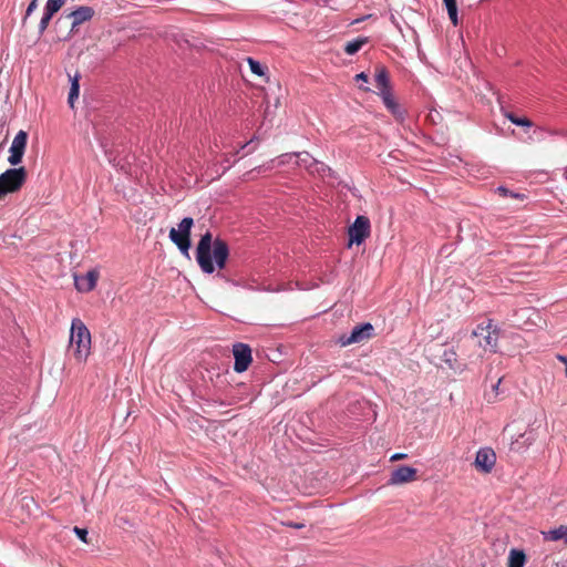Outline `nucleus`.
<instances>
[{
	"instance_id": "1",
	"label": "nucleus",
	"mask_w": 567,
	"mask_h": 567,
	"mask_svg": "<svg viewBox=\"0 0 567 567\" xmlns=\"http://www.w3.org/2000/svg\"><path fill=\"white\" fill-rule=\"evenodd\" d=\"M229 257L228 244L207 230L202 235L196 247V261L204 274L212 275L216 268L223 270L226 267Z\"/></svg>"
},
{
	"instance_id": "2",
	"label": "nucleus",
	"mask_w": 567,
	"mask_h": 567,
	"mask_svg": "<svg viewBox=\"0 0 567 567\" xmlns=\"http://www.w3.org/2000/svg\"><path fill=\"white\" fill-rule=\"evenodd\" d=\"M76 347L75 357L79 360L87 358L91 348V333L80 319H73L70 333V347Z\"/></svg>"
},
{
	"instance_id": "3",
	"label": "nucleus",
	"mask_w": 567,
	"mask_h": 567,
	"mask_svg": "<svg viewBox=\"0 0 567 567\" xmlns=\"http://www.w3.org/2000/svg\"><path fill=\"white\" fill-rule=\"evenodd\" d=\"M27 169L21 167L8 168L0 174V199L8 194L19 192L27 182Z\"/></svg>"
},
{
	"instance_id": "4",
	"label": "nucleus",
	"mask_w": 567,
	"mask_h": 567,
	"mask_svg": "<svg viewBox=\"0 0 567 567\" xmlns=\"http://www.w3.org/2000/svg\"><path fill=\"white\" fill-rule=\"evenodd\" d=\"M194 226V219L192 217H184L178 224V228H171L169 239L174 243L183 255H188V250L192 246L190 231Z\"/></svg>"
},
{
	"instance_id": "5",
	"label": "nucleus",
	"mask_w": 567,
	"mask_h": 567,
	"mask_svg": "<svg viewBox=\"0 0 567 567\" xmlns=\"http://www.w3.org/2000/svg\"><path fill=\"white\" fill-rule=\"evenodd\" d=\"M374 328L370 322H363L355 326L350 334H342L339 337L338 342L342 347L353 343H360L373 337Z\"/></svg>"
},
{
	"instance_id": "6",
	"label": "nucleus",
	"mask_w": 567,
	"mask_h": 567,
	"mask_svg": "<svg viewBox=\"0 0 567 567\" xmlns=\"http://www.w3.org/2000/svg\"><path fill=\"white\" fill-rule=\"evenodd\" d=\"M370 220L365 216H357L353 224L349 227V245H361L370 236Z\"/></svg>"
},
{
	"instance_id": "7",
	"label": "nucleus",
	"mask_w": 567,
	"mask_h": 567,
	"mask_svg": "<svg viewBox=\"0 0 567 567\" xmlns=\"http://www.w3.org/2000/svg\"><path fill=\"white\" fill-rule=\"evenodd\" d=\"M498 334L499 328L497 326H493L492 320H488L486 326L483 323L478 324L472 332L473 337H483L484 344L481 343V346L489 348L493 352L497 351Z\"/></svg>"
},
{
	"instance_id": "8",
	"label": "nucleus",
	"mask_w": 567,
	"mask_h": 567,
	"mask_svg": "<svg viewBox=\"0 0 567 567\" xmlns=\"http://www.w3.org/2000/svg\"><path fill=\"white\" fill-rule=\"evenodd\" d=\"M233 354L235 358L234 370L237 373L245 372L252 361L250 347L246 343L237 342L233 346Z\"/></svg>"
},
{
	"instance_id": "9",
	"label": "nucleus",
	"mask_w": 567,
	"mask_h": 567,
	"mask_svg": "<svg viewBox=\"0 0 567 567\" xmlns=\"http://www.w3.org/2000/svg\"><path fill=\"white\" fill-rule=\"evenodd\" d=\"M496 463V454L491 447H482L476 452L475 467L482 473H491Z\"/></svg>"
},
{
	"instance_id": "10",
	"label": "nucleus",
	"mask_w": 567,
	"mask_h": 567,
	"mask_svg": "<svg viewBox=\"0 0 567 567\" xmlns=\"http://www.w3.org/2000/svg\"><path fill=\"white\" fill-rule=\"evenodd\" d=\"M416 468L408 466V465H400L396 467L389 478V485H399L412 482L416 478Z\"/></svg>"
},
{
	"instance_id": "11",
	"label": "nucleus",
	"mask_w": 567,
	"mask_h": 567,
	"mask_svg": "<svg viewBox=\"0 0 567 567\" xmlns=\"http://www.w3.org/2000/svg\"><path fill=\"white\" fill-rule=\"evenodd\" d=\"M97 279L99 272L96 270H90L85 275H75L74 285L80 292H89L95 288Z\"/></svg>"
},
{
	"instance_id": "12",
	"label": "nucleus",
	"mask_w": 567,
	"mask_h": 567,
	"mask_svg": "<svg viewBox=\"0 0 567 567\" xmlns=\"http://www.w3.org/2000/svg\"><path fill=\"white\" fill-rule=\"evenodd\" d=\"M386 107V110L396 118L400 121L404 120L405 112L402 110L400 104L395 101L392 91L388 90L384 92H377Z\"/></svg>"
},
{
	"instance_id": "13",
	"label": "nucleus",
	"mask_w": 567,
	"mask_h": 567,
	"mask_svg": "<svg viewBox=\"0 0 567 567\" xmlns=\"http://www.w3.org/2000/svg\"><path fill=\"white\" fill-rule=\"evenodd\" d=\"M94 16V9L89 6H81L71 13L68 18L72 19V30L78 28L80 24L90 21Z\"/></svg>"
},
{
	"instance_id": "14",
	"label": "nucleus",
	"mask_w": 567,
	"mask_h": 567,
	"mask_svg": "<svg viewBox=\"0 0 567 567\" xmlns=\"http://www.w3.org/2000/svg\"><path fill=\"white\" fill-rule=\"evenodd\" d=\"M375 86L378 92L391 90L390 75L385 66L378 65L374 75Z\"/></svg>"
},
{
	"instance_id": "15",
	"label": "nucleus",
	"mask_w": 567,
	"mask_h": 567,
	"mask_svg": "<svg viewBox=\"0 0 567 567\" xmlns=\"http://www.w3.org/2000/svg\"><path fill=\"white\" fill-rule=\"evenodd\" d=\"M526 563V555L524 550L512 548L508 555L507 567H524Z\"/></svg>"
},
{
	"instance_id": "16",
	"label": "nucleus",
	"mask_w": 567,
	"mask_h": 567,
	"mask_svg": "<svg viewBox=\"0 0 567 567\" xmlns=\"http://www.w3.org/2000/svg\"><path fill=\"white\" fill-rule=\"evenodd\" d=\"M545 539L547 540H564L565 544H567V526L560 525L557 528L550 529L547 533H544Z\"/></svg>"
},
{
	"instance_id": "17",
	"label": "nucleus",
	"mask_w": 567,
	"mask_h": 567,
	"mask_svg": "<svg viewBox=\"0 0 567 567\" xmlns=\"http://www.w3.org/2000/svg\"><path fill=\"white\" fill-rule=\"evenodd\" d=\"M295 157L297 158L296 164L299 166H303L307 169H312L315 165L319 164V162L316 158H313L308 152L295 153Z\"/></svg>"
},
{
	"instance_id": "18",
	"label": "nucleus",
	"mask_w": 567,
	"mask_h": 567,
	"mask_svg": "<svg viewBox=\"0 0 567 567\" xmlns=\"http://www.w3.org/2000/svg\"><path fill=\"white\" fill-rule=\"evenodd\" d=\"M80 75L79 74H75L73 78L70 76V81H71V87H70V91H69V96H68V103L71 107L74 106V102L75 100L79 97V93H80Z\"/></svg>"
},
{
	"instance_id": "19",
	"label": "nucleus",
	"mask_w": 567,
	"mask_h": 567,
	"mask_svg": "<svg viewBox=\"0 0 567 567\" xmlns=\"http://www.w3.org/2000/svg\"><path fill=\"white\" fill-rule=\"evenodd\" d=\"M368 43V38L359 37L349 41L344 47V52L349 55H353L361 50V48Z\"/></svg>"
},
{
	"instance_id": "20",
	"label": "nucleus",
	"mask_w": 567,
	"mask_h": 567,
	"mask_svg": "<svg viewBox=\"0 0 567 567\" xmlns=\"http://www.w3.org/2000/svg\"><path fill=\"white\" fill-rule=\"evenodd\" d=\"M504 116L511 123H513V124H515L517 126H523V127H526V128H530V127L534 126L533 122L528 117H525V116L520 117V116L515 115L512 112H505Z\"/></svg>"
},
{
	"instance_id": "21",
	"label": "nucleus",
	"mask_w": 567,
	"mask_h": 567,
	"mask_svg": "<svg viewBox=\"0 0 567 567\" xmlns=\"http://www.w3.org/2000/svg\"><path fill=\"white\" fill-rule=\"evenodd\" d=\"M446 10H447V14H449V18L451 20V22L454 24V25H457L458 24V17H457V2L456 0H442Z\"/></svg>"
},
{
	"instance_id": "22",
	"label": "nucleus",
	"mask_w": 567,
	"mask_h": 567,
	"mask_svg": "<svg viewBox=\"0 0 567 567\" xmlns=\"http://www.w3.org/2000/svg\"><path fill=\"white\" fill-rule=\"evenodd\" d=\"M27 142H28V133L21 130L14 136L10 148L20 150V151L25 152Z\"/></svg>"
},
{
	"instance_id": "23",
	"label": "nucleus",
	"mask_w": 567,
	"mask_h": 567,
	"mask_svg": "<svg viewBox=\"0 0 567 567\" xmlns=\"http://www.w3.org/2000/svg\"><path fill=\"white\" fill-rule=\"evenodd\" d=\"M65 3V0H47L44 12L54 16Z\"/></svg>"
},
{
	"instance_id": "24",
	"label": "nucleus",
	"mask_w": 567,
	"mask_h": 567,
	"mask_svg": "<svg viewBox=\"0 0 567 567\" xmlns=\"http://www.w3.org/2000/svg\"><path fill=\"white\" fill-rule=\"evenodd\" d=\"M442 360L449 365V368L456 369L457 354L453 349L445 350L443 352Z\"/></svg>"
},
{
	"instance_id": "25",
	"label": "nucleus",
	"mask_w": 567,
	"mask_h": 567,
	"mask_svg": "<svg viewBox=\"0 0 567 567\" xmlns=\"http://www.w3.org/2000/svg\"><path fill=\"white\" fill-rule=\"evenodd\" d=\"M247 62L249 64L250 71L259 76H262L266 71V66L261 65L257 60L252 58H247Z\"/></svg>"
},
{
	"instance_id": "26",
	"label": "nucleus",
	"mask_w": 567,
	"mask_h": 567,
	"mask_svg": "<svg viewBox=\"0 0 567 567\" xmlns=\"http://www.w3.org/2000/svg\"><path fill=\"white\" fill-rule=\"evenodd\" d=\"M9 152H10V155L8 157V162L12 166L19 165L22 162L24 152L20 151V150H13V148H10Z\"/></svg>"
},
{
	"instance_id": "27",
	"label": "nucleus",
	"mask_w": 567,
	"mask_h": 567,
	"mask_svg": "<svg viewBox=\"0 0 567 567\" xmlns=\"http://www.w3.org/2000/svg\"><path fill=\"white\" fill-rule=\"evenodd\" d=\"M53 16L47 13V12H43V16L40 20V23H39V34L42 35L44 33V31L48 29L49 27V23L51 21Z\"/></svg>"
},
{
	"instance_id": "28",
	"label": "nucleus",
	"mask_w": 567,
	"mask_h": 567,
	"mask_svg": "<svg viewBox=\"0 0 567 567\" xmlns=\"http://www.w3.org/2000/svg\"><path fill=\"white\" fill-rule=\"evenodd\" d=\"M295 157V153H286L278 156L276 159H272L271 163H277L278 166H282L288 164Z\"/></svg>"
},
{
	"instance_id": "29",
	"label": "nucleus",
	"mask_w": 567,
	"mask_h": 567,
	"mask_svg": "<svg viewBox=\"0 0 567 567\" xmlns=\"http://www.w3.org/2000/svg\"><path fill=\"white\" fill-rule=\"evenodd\" d=\"M73 532L75 533V535L78 536V538L80 540H82L85 544L89 543V540H87L89 532L86 528H81V527L75 526L73 528Z\"/></svg>"
},
{
	"instance_id": "30",
	"label": "nucleus",
	"mask_w": 567,
	"mask_h": 567,
	"mask_svg": "<svg viewBox=\"0 0 567 567\" xmlns=\"http://www.w3.org/2000/svg\"><path fill=\"white\" fill-rule=\"evenodd\" d=\"M38 8V0H32L27 7L25 14L23 17V22L33 13V11Z\"/></svg>"
},
{
	"instance_id": "31",
	"label": "nucleus",
	"mask_w": 567,
	"mask_h": 567,
	"mask_svg": "<svg viewBox=\"0 0 567 567\" xmlns=\"http://www.w3.org/2000/svg\"><path fill=\"white\" fill-rule=\"evenodd\" d=\"M543 134H544V130L542 127H536L533 131V136H529V138L532 141H536V140L539 141V140H542Z\"/></svg>"
},
{
	"instance_id": "32",
	"label": "nucleus",
	"mask_w": 567,
	"mask_h": 567,
	"mask_svg": "<svg viewBox=\"0 0 567 567\" xmlns=\"http://www.w3.org/2000/svg\"><path fill=\"white\" fill-rule=\"evenodd\" d=\"M313 167H316V171L321 175H324L326 172H331V168L321 162H319V164L315 165Z\"/></svg>"
},
{
	"instance_id": "33",
	"label": "nucleus",
	"mask_w": 567,
	"mask_h": 567,
	"mask_svg": "<svg viewBox=\"0 0 567 567\" xmlns=\"http://www.w3.org/2000/svg\"><path fill=\"white\" fill-rule=\"evenodd\" d=\"M497 190H498L501 194H503L504 196H507V195H509V196H512V197H520V196H522V195H519V194H516V193H513V192L508 190L507 188H505V187H503V186H499V187L497 188Z\"/></svg>"
},
{
	"instance_id": "34",
	"label": "nucleus",
	"mask_w": 567,
	"mask_h": 567,
	"mask_svg": "<svg viewBox=\"0 0 567 567\" xmlns=\"http://www.w3.org/2000/svg\"><path fill=\"white\" fill-rule=\"evenodd\" d=\"M557 360L560 361L561 363H564V368H565V375L567 377V357L564 355V354H557L556 355Z\"/></svg>"
},
{
	"instance_id": "35",
	"label": "nucleus",
	"mask_w": 567,
	"mask_h": 567,
	"mask_svg": "<svg viewBox=\"0 0 567 567\" xmlns=\"http://www.w3.org/2000/svg\"><path fill=\"white\" fill-rule=\"evenodd\" d=\"M355 80L357 81H362V82H368L369 81V76L365 72H361L359 74L355 75Z\"/></svg>"
},
{
	"instance_id": "36",
	"label": "nucleus",
	"mask_w": 567,
	"mask_h": 567,
	"mask_svg": "<svg viewBox=\"0 0 567 567\" xmlns=\"http://www.w3.org/2000/svg\"><path fill=\"white\" fill-rule=\"evenodd\" d=\"M216 278L221 279V280H224L225 282H233V281L227 277V275H226L225 272L220 271V270L216 274Z\"/></svg>"
},
{
	"instance_id": "37",
	"label": "nucleus",
	"mask_w": 567,
	"mask_h": 567,
	"mask_svg": "<svg viewBox=\"0 0 567 567\" xmlns=\"http://www.w3.org/2000/svg\"><path fill=\"white\" fill-rule=\"evenodd\" d=\"M501 382H502V378H499V379L497 380V382H496V383H494V384L492 385V390H493V392L495 393V396H497V395H498V390H499V384H501Z\"/></svg>"
},
{
	"instance_id": "38",
	"label": "nucleus",
	"mask_w": 567,
	"mask_h": 567,
	"mask_svg": "<svg viewBox=\"0 0 567 567\" xmlns=\"http://www.w3.org/2000/svg\"><path fill=\"white\" fill-rule=\"evenodd\" d=\"M286 525L289 526V527H292V528H297V529H300V528L305 527L303 523H292V522H289V523H286Z\"/></svg>"
},
{
	"instance_id": "39",
	"label": "nucleus",
	"mask_w": 567,
	"mask_h": 567,
	"mask_svg": "<svg viewBox=\"0 0 567 567\" xmlns=\"http://www.w3.org/2000/svg\"><path fill=\"white\" fill-rule=\"evenodd\" d=\"M405 457H406V454H404V453H395L394 455L391 456V461L403 460Z\"/></svg>"
},
{
	"instance_id": "40",
	"label": "nucleus",
	"mask_w": 567,
	"mask_h": 567,
	"mask_svg": "<svg viewBox=\"0 0 567 567\" xmlns=\"http://www.w3.org/2000/svg\"><path fill=\"white\" fill-rule=\"evenodd\" d=\"M391 21L401 31V28H400L398 21L395 20V18L393 16L391 17Z\"/></svg>"
},
{
	"instance_id": "41",
	"label": "nucleus",
	"mask_w": 567,
	"mask_h": 567,
	"mask_svg": "<svg viewBox=\"0 0 567 567\" xmlns=\"http://www.w3.org/2000/svg\"><path fill=\"white\" fill-rule=\"evenodd\" d=\"M361 90H363V91H365V92H369V91H370V87L364 86V87H361Z\"/></svg>"
}]
</instances>
